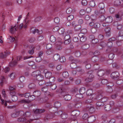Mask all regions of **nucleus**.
I'll list each match as a JSON object with an SVG mask.
<instances>
[{"label": "nucleus", "instance_id": "nucleus-1", "mask_svg": "<svg viewBox=\"0 0 123 123\" xmlns=\"http://www.w3.org/2000/svg\"><path fill=\"white\" fill-rule=\"evenodd\" d=\"M92 22L89 24V25L90 26L93 27L97 29L100 27V25L99 23L96 22L93 19H92Z\"/></svg>", "mask_w": 123, "mask_h": 123}, {"label": "nucleus", "instance_id": "nucleus-2", "mask_svg": "<svg viewBox=\"0 0 123 123\" xmlns=\"http://www.w3.org/2000/svg\"><path fill=\"white\" fill-rule=\"evenodd\" d=\"M35 97H36L34 96L33 94V95H30L28 100L25 99H23L21 100L20 101V103H22L29 104L30 103L31 101L34 100L35 99Z\"/></svg>", "mask_w": 123, "mask_h": 123}, {"label": "nucleus", "instance_id": "nucleus-3", "mask_svg": "<svg viewBox=\"0 0 123 123\" xmlns=\"http://www.w3.org/2000/svg\"><path fill=\"white\" fill-rule=\"evenodd\" d=\"M113 52L116 54L118 55L122 53L123 51L122 47H118V48H114L112 49Z\"/></svg>", "mask_w": 123, "mask_h": 123}, {"label": "nucleus", "instance_id": "nucleus-4", "mask_svg": "<svg viewBox=\"0 0 123 123\" xmlns=\"http://www.w3.org/2000/svg\"><path fill=\"white\" fill-rule=\"evenodd\" d=\"M70 36L69 35H66L65 37L64 40L65 41L64 43L65 45H67L69 44L71 42Z\"/></svg>", "mask_w": 123, "mask_h": 123}, {"label": "nucleus", "instance_id": "nucleus-5", "mask_svg": "<svg viewBox=\"0 0 123 123\" xmlns=\"http://www.w3.org/2000/svg\"><path fill=\"white\" fill-rule=\"evenodd\" d=\"M103 95L102 92L101 90H99L98 91L95 98L98 100H101L103 97Z\"/></svg>", "mask_w": 123, "mask_h": 123}, {"label": "nucleus", "instance_id": "nucleus-6", "mask_svg": "<svg viewBox=\"0 0 123 123\" xmlns=\"http://www.w3.org/2000/svg\"><path fill=\"white\" fill-rule=\"evenodd\" d=\"M119 74L117 72L112 73L110 75V77L111 78L115 80L119 78Z\"/></svg>", "mask_w": 123, "mask_h": 123}, {"label": "nucleus", "instance_id": "nucleus-7", "mask_svg": "<svg viewBox=\"0 0 123 123\" xmlns=\"http://www.w3.org/2000/svg\"><path fill=\"white\" fill-rule=\"evenodd\" d=\"M33 120H27L25 118L20 117L18 118V122H23L25 123L29 122L30 123L31 122L33 121Z\"/></svg>", "mask_w": 123, "mask_h": 123}, {"label": "nucleus", "instance_id": "nucleus-8", "mask_svg": "<svg viewBox=\"0 0 123 123\" xmlns=\"http://www.w3.org/2000/svg\"><path fill=\"white\" fill-rule=\"evenodd\" d=\"M54 117V115L53 113H50L47 114L44 118V120L45 121H46L49 119L52 118Z\"/></svg>", "mask_w": 123, "mask_h": 123}, {"label": "nucleus", "instance_id": "nucleus-9", "mask_svg": "<svg viewBox=\"0 0 123 123\" xmlns=\"http://www.w3.org/2000/svg\"><path fill=\"white\" fill-rule=\"evenodd\" d=\"M80 114V111L77 110L73 111L71 112V114L72 116H74V117L75 118L78 116Z\"/></svg>", "mask_w": 123, "mask_h": 123}, {"label": "nucleus", "instance_id": "nucleus-10", "mask_svg": "<svg viewBox=\"0 0 123 123\" xmlns=\"http://www.w3.org/2000/svg\"><path fill=\"white\" fill-rule=\"evenodd\" d=\"M45 111V110L44 109H36L33 110V111L35 114H39L43 113Z\"/></svg>", "mask_w": 123, "mask_h": 123}, {"label": "nucleus", "instance_id": "nucleus-11", "mask_svg": "<svg viewBox=\"0 0 123 123\" xmlns=\"http://www.w3.org/2000/svg\"><path fill=\"white\" fill-rule=\"evenodd\" d=\"M94 77V75L93 74H89L87 78L85 79V81L87 82H91L93 80Z\"/></svg>", "mask_w": 123, "mask_h": 123}, {"label": "nucleus", "instance_id": "nucleus-12", "mask_svg": "<svg viewBox=\"0 0 123 123\" xmlns=\"http://www.w3.org/2000/svg\"><path fill=\"white\" fill-rule=\"evenodd\" d=\"M96 120V118L94 116H91L88 118L87 121L88 123H91L93 122Z\"/></svg>", "mask_w": 123, "mask_h": 123}, {"label": "nucleus", "instance_id": "nucleus-13", "mask_svg": "<svg viewBox=\"0 0 123 123\" xmlns=\"http://www.w3.org/2000/svg\"><path fill=\"white\" fill-rule=\"evenodd\" d=\"M62 43V42L60 41L57 42L55 43V44L56 46V48L58 50H59L62 49V46L61 44Z\"/></svg>", "mask_w": 123, "mask_h": 123}, {"label": "nucleus", "instance_id": "nucleus-14", "mask_svg": "<svg viewBox=\"0 0 123 123\" xmlns=\"http://www.w3.org/2000/svg\"><path fill=\"white\" fill-rule=\"evenodd\" d=\"M82 102L81 101L74 104L73 105V106L74 107L78 109L82 106Z\"/></svg>", "mask_w": 123, "mask_h": 123}, {"label": "nucleus", "instance_id": "nucleus-15", "mask_svg": "<svg viewBox=\"0 0 123 123\" xmlns=\"http://www.w3.org/2000/svg\"><path fill=\"white\" fill-rule=\"evenodd\" d=\"M64 88L63 87V86L61 85L59 87V88L56 91V92L57 93H62L64 92Z\"/></svg>", "mask_w": 123, "mask_h": 123}, {"label": "nucleus", "instance_id": "nucleus-16", "mask_svg": "<svg viewBox=\"0 0 123 123\" xmlns=\"http://www.w3.org/2000/svg\"><path fill=\"white\" fill-rule=\"evenodd\" d=\"M121 12H119L115 14V16L117 20L120 21L122 20V14H120Z\"/></svg>", "mask_w": 123, "mask_h": 123}, {"label": "nucleus", "instance_id": "nucleus-17", "mask_svg": "<svg viewBox=\"0 0 123 123\" xmlns=\"http://www.w3.org/2000/svg\"><path fill=\"white\" fill-rule=\"evenodd\" d=\"M105 72V71L104 70L101 69L98 71L97 74L99 76H102L104 75Z\"/></svg>", "mask_w": 123, "mask_h": 123}, {"label": "nucleus", "instance_id": "nucleus-18", "mask_svg": "<svg viewBox=\"0 0 123 123\" xmlns=\"http://www.w3.org/2000/svg\"><path fill=\"white\" fill-rule=\"evenodd\" d=\"M90 105L91 107H90L88 109L89 112L90 113H92L95 112V109L92 105L90 104Z\"/></svg>", "mask_w": 123, "mask_h": 123}, {"label": "nucleus", "instance_id": "nucleus-19", "mask_svg": "<svg viewBox=\"0 0 123 123\" xmlns=\"http://www.w3.org/2000/svg\"><path fill=\"white\" fill-rule=\"evenodd\" d=\"M45 78L48 79L52 76L51 72L50 71H48L46 73H45Z\"/></svg>", "mask_w": 123, "mask_h": 123}, {"label": "nucleus", "instance_id": "nucleus-20", "mask_svg": "<svg viewBox=\"0 0 123 123\" xmlns=\"http://www.w3.org/2000/svg\"><path fill=\"white\" fill-rule=\"evenodd\" d=\"M90 38L91 39V38H93V39H92V43L94 44H96L98 42V40L97 39H94V35H92L90 36Z\"/></svg>", "mask_w": 123, "mask_h": 123}, {"label": "nucleus", "instance_id": "nucleus-21", "mask_svg": "<svg viewBox=\"0 0 123 123\" xmlns=\"http://www.w3.org/2000/svg\"><path fill=\"white\" fill-rule=\"evenodd\" d=\"M63 97L65 100L66 101H69L71 99V97L70 95L69 94H66L63 95Z\"/></svg>", "mask_w": 123, "mask_h": 123}, {"label": "nucleus", "instance_id": "nucleus-22", "mask_svg": "<svg viewBox=\"0 0 123 123\" xmlns=\"http://www.w3.org/2000/svg\"><path fill=\"white\" fill-rule=\"evenodd\" d=\"M44 77L43 75L39 73L38 75L37 76L36 79L38 81H42L43 80Z\"/></svg>", "mask_w": 123, "mask_h": 123}, {"label": "nucleus", "instance_id": "nucleus-23", "mask_svg": "<svg viewBox=\"0 0 123 123\" xmlns=\"http://www.w3.org/2000/svg\"><path fill=\"white\" fill-rule=\"evenodd\" d=\"M113 19L112 17L111 16L107 17L106 18H105V21L106 23H110L112 21Z\"/></svg>", "mask_w": 123, "mask_h": 123}, {"label": "nucleus", "instance_id": "nucleus-24", "mask_svg": "<svg viewBox=\"0 0 123 123\" xmlns=\"http://www.w3.org/2000/svg\"><path fill=\"white\" fill-rule=\"evenodd\" d=\"M1 100L2 101L1 103L3 105H4L5 106H6L7 105V103L9 104L12 103V102L10 101H5L4 100L1 99Z\"/></svg>", "mask_w": 123, "mask_h": 123}, {"label": "nucleus", "instance_id": "nucleus-25", "mask_svg": "<svg viewBox=\"0 0 123 123\" xmlns=\"http://www.w3.org/2000/svg\"><path fill=\"white\" fill-rule=\"evenodd\" d=\"M61 105V103L58 101L55 102L54 104V107L57 109L60 107Z\"/></svg>", "mask_w": 123, "mask_h": 123}, {"label": "nucleus", "instance_id": "nucleus-26", "mask_svg": "<svg viewBox=\"0 0 123 123\" xmlns=\"http://www.w3.org/2000/svg\"><path fill=\"white\" fill-rule=\"evenodd\" d=\"M41 92L38 90H36L33 92V94L36 97H37L41 94Z\"/></svg>", "mask_w": 123, "mask_h": 123}, {"label": "nucleus", "instance_id": "nucleus-27", "mask_svg": "<svg viewBox=\"0 0 123 123\" xmlns=\"http://www.w3.org/2000/svg\"><path fill=\"white\" fill-rule=\"evenodd\" d=\"M62 75L63 78H68L69 76L68 73L67 71H65L63 72Z\"/></svg>", "mask_w": 123, "mask_h": 123}, {"label": "nucleus", "instance_id": "nucleus-28", "mask_svg": "<svg viewBox=\"0 0 123 123\" xmlns=\"http://www.w3.org/2000/svg\"><path fill=\"white\" fill-rule=\"evenodd\" d=\"M81 26L80 25H78L75 26L74 28V29L75 31H80L81 30Z\"/></svg>", "mask_w": 123, "mask_h": 123}, {"label": "nucleus", "instance_id": "nucleus-29", "mask_svg": "<svg viewBox=\"0 0 123 123\" xmlns=\"http://www.w3.org/2000/svg\"><path fill=\"white\" fill-rule=\"evenodd\" d=\"M39 71H36L33 72L31 74V75L33 77H36L39 74Z\"/></svg>", "mask_w": 123, "mask_h": 123}, {"label": "nucleus", "instance_id": "nucleus-30", "mask_svg": "<svg viewBox=\"0 0 123 123\" xmlns=\"http://www.w3.org/2000/svg\"><path fill=\"white\" fill-rule=\"evenodd\" d=\"M90 104H88L86 106V107L84 108L82 110V111L84 112L89 111L88 109L89 107H91L90 106Z\"/></svg>", "mask_w": 123, "mask_h": 123}, {"label": "nucleus", "instance_id": "nucleus-31", "mask_svg": "<svg viewBox=\"0 0 123 123\" xmlns=\"http://www.w3.org/2000/svg\"><path fill=\"white\" fill-rule=\"evenodd\" d=\"M7 56V54L6 52H4V53H1L0 54V58L1 59H3L6 57Z\"/></svg>", "mask_w": 123, "mask_h": 123}, {"label": "nucleus", "instance_id": "nucleus-32", "mask_svg": "<svg viewBox=\"0 0 123 123\" xmlns=\"http://www.w3.org/2000/svg\"><path fill=\"white\" fill-rule=\"evenodd\" d=\"M99 19L101 22H103L105 20V18L103 15H101L99 17Z\"/></svg>", "mask_w": 123, "mask_h": 123}, {"label": "nucleus", "instance_id": "nucleus-33", "mask_svg": "<svg viewBox=\"0 0 123 123\" xmlns=\"http://www.w3.org/2000/svg\"><path fill=\"white\" fill-rule=\"evenodd\" d=\"M85 63L86 64V67L87 69H89L91 68V64L88 62H85Z\"/></svg>", "mask_w": 123, "mask_h": 123}, {"label": "nucleus", "instance_id": "nucleus-34", "mask_svg": "<svg viewBox=\"0 0 123 123\" xmlns=\"http://www.w3.org/2000/svg\"><path fill=\"white\" fill-rule=\"evenodd\" d=\"M101 80V83L103 85H106L108 83V81L107 79H103L102 78H100Z\"/></svg>", "mask_w": 123, "mask_h": 123}, {"label": "nucleus", "instance_id": "nucleus-35", "mask_svg": "<svg viewBox=\"0 0 123 123\" xmlns=\"http://www.w3.org/2000/svg\"><path fill=\"white\" fill-rule=\"evenodd\" d=\"M96 105L97 107H99L103 106L104 105V103L101 102H97Z\"/></svg>", "mask_w": 123, "mask_h": 123}, {"label": "nucleus", "instance_id": "nucleus-36", "mask_svg": "<svg viewBox=\"0 0 123 123\" xmlns=\"http://www.w3.org/2000/svg\"><path fill=\"white\" fill-rule=\"evenodd\" d=\"M17 28L14 26H11L10 30V32L12 34H14V32L17 31Z\"/></svg>", "mask_w": 123, "mask_h": 123}, {"label": "nucleus", "instance_id": "nucleus-37", "mask_svg": "<svg viewBox=\"0 0 123 123\" xmlns=\"http://www.w3.org/2000/svg\"><path fill=\"white\" fill-rule=\"evenodd\" d=\"M60 55L59 54H55L53 56V58L55 61L57 60L60 59Z\"/></svg>", "mask_w": 123, "mask_h": 123}, {"label": "nucleus", "instance_id": "nucleus-38", "mask_svg": "<svg viewBox=\"0 0 123 123\" xmlns=\"http://www.w3.org/2000/svg\"><path fill=\"white\" fill-rule=\"evenodd\" d=\"M111 109V107L109 104L106 105L105 106V109L106 111H109Z\"/></svg>", "mask_w": 123, "mask_h": 123}, {"label": "nucleus", "instance_id": "nucleus-39", "mask_svg": "<svg viewBox=\"0 0 123 123\" xmlns=\"http://www.w3.org/2000/svg\"><path fill=\"white\" fill-rule=\"evenodd\" d=\"M78 91V89L77 88H75L74 87L71 89V91L73 93H76Z\"/></svg>", "mask_w": 123, "mask_h": 123}, {"label": "nucleus", "instance_id": "nucleus-40", "mask_svg": "<svg viewBox=\"0 0 123 123\" xmlns=\"http://www.w3.org/2000/svg\"><path fill=\"white\" fill-rule=\"evenodd\" d=\"M114 5L117 6L120 5L121 4V2L119 0H116L114 2Z\"/></svg>", "mask_w": 123, "mask_h": 123}, {"label": "nucleus", "instance_id": "nucleus-41", "mask_svg": "<svg viewBox=\"0 0 123 123\" xmlns=\"http://www.w3.org/2000/svg\"><path fill=\"white\" fill-rule=\"evenodd\" d=\"M79 92L80 94H83L85 92V88L84 87H81L79 90Z\"/></svg>", "mask_w": 123, "mask_h": 123}, {"label": "nucleus", "instance_id": "nucleus-42", "mask_svg": "<svg viewBox=\"0 0 123 123\" xmlns=\"http://www.w3.org/2000/svg\"><path fill=\"white\" fill-rule=\"evenodd\" d=\"M93 91L92 89L88 90L86 92V95L88 96L91 95L92 94Z\"/></svg>", "mask_w": 123, "mask_h": 123}, {"label": "nucleus", "instance_id": "nucleus-43", "mask_svg": "<svg viewBox=\"0 0 123 123\" xmlns=\"http://www.w3.org/2000/svg\"><path fill=\"white\" fill-rule=\"evenodd\" d=\"M31 47L32 48V49L31 50H29L28 53L29 54L32 55L34 53L35 48L34 47H32V46Z\"/></svg>", "mask_w": 123, "mask_h": 123}, {"label": "nucleus", "instance_id": "nucleus-44", "mask_svg": "<svg viewBox=\"0 0 123 123\" xmlns=\"http://www.w3.org/2000/svg\"><path fill=\"white\" fill-rule=\"evenodd\" d=\"M89 47V45L88 44H86L82 46L81 47L84 49H86Z\"/></svg>", "mask_w": 123, "mask_h": 123}, {"label": "nucleus", "instance_id": "nucleus-45", "mask_svg": "<svg viewBox=\"0 0 123 123\" xmlns=\"http://www.w3.org/2000/svg\"><path fill=\"white\" fill-rule=\"evenodd\" d=\"M120 110V109L118 107H115L112 110V111L114 113H116L119 111Z\"/></svg>", "mask_w": 123, "mask_h": 123}, {"label": "nucleus", "instance_id": "nucleus-46", "mask_svg": "<svg viewBox=\"0 0 123 123\" xmlns=\"http://www.w3.org/2000/svg\"><path fill=\"white\" fill-rule=\"evenodd\" d=\"M70 66L72 69H75L77 67L76 64L75 63H72L70 64Z\"/></svg>", "mask_w": 123, "mask_h": 123}, {"label": "nucleus", "instance_id": "nucleus-47", "mask_svg": "<svg viewBox=\"0 0 123 123\" xmlns=\"http://www.w3.org/2000/svg\"><path fill=\"white\" fill-rule=\"evenodd\" d=\"M31 115V113L29 111H26L23 114V116L26 117H30Z\"/></svg>", "mask_w": 123, "mask_h": 123}, {"label": "nucleus", "instance_id": "nucleus-48", "mask_svg": "<svg viewBox=\"0 0 123 123\" xmlns=\"http://www.w3.org/2000/svg\"><path fill=\"white\" fill-rule=\"evenodd\" d=\"M57 111V109L55 108V107L51 108L50 111H52V113L55 114V112H56Z\"/></svg>", "mask_w": 123, "mask_h": 123}, {"label": "nucleus", "instance_id": "nucleus-49", "mask_svg": "<svg viewBox=\"0 0 123 123\" xmlns=\"http://www.w3.org/2000/svg\"><path fill=\"white\" fill-rule=\"evenodd\" d=\"M115 54L113 53L110 54L109 55V57L110 59L112 60L114 57Z\"/></svg>", "mask_w": 123, "mask_h": 123}, {"label": "nucleus", "instance_id": "nucleus-50", "mask_svg": "<svg viewBox=\"0 0 123 123\" xmlns=\"http://www.w3.org/2000/svg\"><path fill=\"white\" fill-rule=\"evenodd\" d=\"M50 40L52 42H54L55 41L56 39L55 37L53 36H51L50 38Z\"/></svg>", "mask_w": 123, "mask_h": 123}, {"label": "nucleus", "instance_id": "nucleus-51", "mask_svg": "<svg viewBox=\"0 0 123 123\" xmlns=\"http://www.w3.org/2000/svg\"><path fill=\"white\" fill-rule=\"evenodd\" d=\"M29 87L30 89H34L36 87L35 84L33 83H31L29 85Z\"/></svg>", "mask_w": 123, "mask_h": 123}, {"label": "nucleus", "instance_id": "nucleus-52", "mask_svg": "<svg viewBox=\"0 0 123 123\" xmlns=\"http://www.w3.org/2000/svg\"><path fill=\"white\" fill-rule=\"evenodd\" d=\"M89 5L90 6L93 7L95 6V2L94 1H91L90 2Z\"/></svg>", "mask_w": 123, "mask_h": 123}, {"label": "nucleus", "instance_id": "nucleus-53", "mask_svg": "<svg viewBox=\"0 0 123 123\" xmlns=\"http://www.w3.org/2000/svg\"><path fill=\"white\" fill-rule=\"evenodd\" d=\"M65 32V29L63 28H61L59 29L58 30V32L60 34H62Z\"/></svg>", "mask_w": 123, "mask_h": 123}, {"label": "nucleus", "instance_id": "nucleus-54", "mask_svg": "<svg viewBox=\"0 0 123 123\" xmlns=\"http://www.w3.org/2000/svg\"><path fill=\"white\" fill-rule=\"evenodd\" d=\"M61 117L62 119H66L68 117V115L67 114L64 113L62 115Z\"/></svg>", "mask_w": 123, "mask_h": 123}, {"label": "nucleus", "instance_id": "nucleus-55", "mask_svg": "<svg viewBox=\"0 0 123 123\" xmlns=\"http://www.w3.org/2000/svg\"><path fill=\"white\" fill-rule=\"evenodd\" d=\"M87 39L86 37L85 36L81 37L80 39V40L81 42H84L86 41Z\"/></svg>", "mask_w": 123, "mask_h": 123}, {"label": "nucleus", "instance_id": "nucleus-56", "mask_svg": "<svg viewBox=\"0 0 123 123\" xmlns=\"http://www.w3.org/2000/svg\"><path fill=\"white\" fill-rule=\"evenodd\" d=\"M75 56L77 57H79L80 55L81 54L79 51L76 50L74 53Z\"/></svg>", "mask_w": 123, "mask_h": 123}, {"label": "nucleus", "instance_id": "nucleus-57", "mask_svg": "<svg viewBox=\"0 0 123 123\" xmlns=\"http://www.w3.org/2000/svg\"><path fill=\"white\" fill-rule=\"evenodd\" d=\"M88 115L87 113H85L83 115L82 117V118L83 119L86 120L87 118H88Z\"/></svg>", "mask_w": 123, "mask_h": 123}, {"label": "nucleus", "instance_id": "nucleus-58", "mask_svg": "<svg viewBox=\"0 0 123 123\" xmlns=\"http://www.w3.org/2000/svg\"><path fill=\"white\" fill-rule=\"evenodd\" d=\"M105 12V11L104 9H100L99 11L98 14L103 15L104 14Z\"/></svg>", "mask_w": 123, "mask_h": 123}, {"label": "nucleus", "instance_id": "nucleus-59", "mask_svg": "<svg viewBox=\"0 0 123 123\" xmlns=\"http://www.w3.org/2000/svg\"><path fill=\"white\" fill-rule=\"evenodd\" d=\"M108 99L107 97H104L103 98L102 97L101 100V102L103 103L107 101Z\"/></svg>", "mask_w": 123, "mask_h": 123}, {"label": "nucleus", "instance_id": "nucleus-60", "mask_svg": "<svg viewBox=\"0 0 123 123\" xmlns=\"http://www.w3.org/2000/svg\"><path fill=\"white\" fill-rule=\"evenodd\" d=\"M42 18V17L40 16L39 17H37L34 20V21L35 22H37L39 21Z\"/></svg>", "mask_w": 123, "mask_h": 123}, {"label": "nucleus", "instance_id": "nucleus-61", "mask_svg": "<svg viewBox=\"0 0 123 123\" xmlns=\"http://www.w3.org/2000/svg\"><path fill=\"white\" fill-rule=\"evenodd\" d=\"M48 90V88L47 86H46L44 87H43L41 89L42 91L45 93L46 91H47V90Z\"/></svg>", "mask_w": 123, "mask_h": 123}, {"label": "nucleus", "instance_id": "nucleus-62", "mask_svg": "<svg viewBox=\"0 0 123 123\" xmlns=\"http://www.w3.org/2000/svg\"><path fill=\"white\" fill-rule=\"evenodd\" d=\"M112 66L113 68L117 69L119 68L120 67V66L117 63H113Z\"/></svg>", "mask_w": 123, "mask_h": 123}, {"label": "nucleus", "instance_id": "nucleus-63", "mask_svg": "<svg viewBox=\"0 0 123 123\" xmlns=\"http://www.w3.org/2000/svg\"><path fill=\"white\" fill-rule=\"evenodd\" d=\"M49 79V81L52 83L54 82L55 80V78L52 76Z\"/></svg>", "mask_w": 123, "mask_h": 123}, {"label": "nucleus", "instance_id": "nucleus-64", "mask_svg": "<svg viewBox=\"0 0 123 123\" xmlns=\"http://www.w3.org/2000/svg\"><path fill=\"white\" fill-rule=\"evenodd\" d=\"M109 11L111 14H113L115 12V9L113 7H111L109 8Z\"/></svg>", "mask_w": 123, "mask_h": 123}]
</instances>
